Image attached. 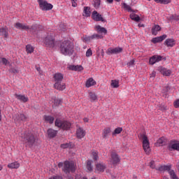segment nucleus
Listing matches in <instances>:
<instances>
[{"mask_svg": "<svg viewBox=\"0 0 179 179\" xmlns=\"http://www.w3.org/2000/svg\"><path fill=\"white\" fill-rule=\"evenodd\" d=\"M75 52L73 43L69 41H64L60 45V52L63 55H72Z\"/></svg>", "mask_w": 179, "mask_h": 179, "instance_id": "nucleus-1", "label": "nucleus"}, {"mask_svg": "<svg viewBox=\"0 0 179 179\" xmlns=\"http://www.w3.org/2000/svg\"><path fill=\"white\" fill-rule=\"evenodd\" d=\"M58 167H63V171L64 173H70V171H75L76 165L73 162H65L64 163L59 162L58 164Z\"/></svg>", "mask_w": 179, "mask_h": 179, "instance_id": "nucleus-2", "label": "nucleus"}, {"mask_svg": "<svg viewBox=\"0 0 179 179\" xmlns=\"http://www.w3.org/2000/svg\"><path fill=\"white\" fill-rule=\"evenodd\" d=\"M138 138L142 141L144 152L146 155H149L150 153V143L149 142L148 136L145 134H140Z\"/></svg>", "mask_w": 179, "mask_h": 179, "instance_id": "nucleus-3", "label": "nucleus"}, {"mask_svg": "<svg viewBox=\"0 0 179 179\" xmlns=\"http://www.w3.org/2000/svg\"><path fill=\"white\" fill-rule=\"evenodd\" d=\"M43 43L45 47L48 48H56L58 44V42L55 41L54 36L52 35H48L43 40Z\"/></svg>", "mask_w": 179, "mask_h": 179, "instance_id": "nucleus-4", "label": "nucleus"}, {"mask_svg": "<svg viewBox=\"0 0 179 179\" xmlns=\"http://www.w3.org/2000/svg\"><path fill=\"white\" fill-rule=\"evenodd\" d=\"M22 141L28 146H31L36 142V137H34V135H33V134L29 133L26 134L24 137L22 138Z\"/></svg>", "mask_w": 179, "mask_h": 179, "instance_id": "nucleus-5", "label": "nucleus"}, {"mask_svg": "<svg viewBox=\"0 0 179 179\" xmlns=\"http://www.w3.org/2000/svg\"><path fill=\"white\" fill-rule=\"evenodd\" d=\"M55 125L58 127V128H62V129H69V128H71V122L62 121L58 119L55 121Z\"/></svg>", "mask_w": 179, "mask_h": 179, "instance_id": "nucleus-6", "label": "nucleus"}, {"mask_svg": "<svg viewBox=\"0 0 179 179\" xmlns=\"http://www.w3.org/2000/svg\"><path fill=\"white\" fill-rule=\"evenodd\" d=\"M40 9L42 10H51L52 9V4L48 3L45 0H38Z\"/></svg>", "mask_w": 179, "mask_h": 179, "instance_id": "nucleus-7", "label": "nucleus"}, {"mask_svg": "<svg viewBox=\"0 0 179 179\" xmlns=\"http://www.w3.org/2000/svg\"><path fill=\"white\" fill-rule=\"evenodd\" d=\"M15 124H22V122H24V121H26V116H24V114H17L15 115L13 117Z\"/></svg>", "mask_w": 179, "mask_h": 179, "instance_id": "nucleus-8", "label": "nucleus"}, {"mask_svg": "<svg viewBox=\"0 0 179 179\" xmlns=\"http://www.w3.org/2000/svg\"><path fill=\"white\" fill-rule=\"evenodd\" d=\"M168 150L171 152H173V150L179 151V141H171L168 145Z\"/></svg>", "mask_w": 179, "mask_h": 179, "instance_id": "nucleus-9", "label": "nucleus"}, {"mask_svg": "<svg viewBox=\"0 0 179 179\" xmlns=\"http://www.w3.org/2000/svg\"><path fill=\"white\" fill-rule=\"evenodd\" d=\"M120 162V157H118V155L113 152L111 154L110 159V164H113V166H115V164H118Z\"/></svg>", "mask_w": 179, "mask_h": 179, "instance_id": "nucleus-10", "label": "nucleus"}, {"mask_svg": "<svg viewBox=\"0 0 179 179\" xmlns=\"http://www.w3.org/2000/svg\"><path fill=\"white\" fill-rule=\"evenodd\" d=\"M163 57L160 55H154L150 58L149 64L150 65H155L157 62H160Z\"/></svg>", "mask_w": 179, "mask_h": 179, "instance_id": "nucleus-11", "label": "nucleus"}, {"mask_svg": "<svg viewBox=\"0 0 179 179\" xmlns=\"http://www.w3.org/2000/svg\"><path fill=\"white\" fill-rule=\"evenodd\" d=\"M92 17L93 20H95L96 22H104V18H103V16L97 13V11L92 12Z\"/></svg>", "mask_w": 179, "mask_h": 179, "instance_id": "nucleus-12", "label": "nucleus"}, {"mask_svg": "<svg viewBox=\"0 0 179 179\" xmlns=\"http://www.w3.org/2000/svg\"><path fill=\"white\" fill-rule=\"evenodd\" d=\"M106 170V164L103 163H98L95 166V173H103Z\"/></svg>", "mask_w": 179, "mask_h": 179, "instance_id": "nucleus-13", "label": "nucleus"}, {"mask_svg": "<svg viewBox=\"0 0 179 179\" xmlns=\"http://www.w3.org/2000/svg\"><path fill=\"white\" fill-rule=\"evenodd\" d=\"M122 51V48H108L106 51V54L108 55H111V54H120Z\"/></svg>", "mask_w": 179, "mask_h": 179, "instance_id": "nucleus-14", "label": "nucleus"}, {"mask_svg": "<svg viewBox=\"0 0 179 179\" xmlns=\"http://www.w3.org/2000/svg\"><path fill=\"white\" fill-rule=\"evenodd\" d=\"M157 71L160 72L164 76H170L171 75V70H167L166 69L159 66Z\"/></svg>", "mask_w": 179, "mask_h": 179, "instance_id": "nucleus-15", "label": "nucleus"}, {"mask_svg": "<svg viewBox=\"0 0 179 179\" xmlns=\"http://www.w3.org/2000/svg\"><path fill=\"white\" fill-rule=\"evenodd\" d=\"M156 170H157L158 171H168L169 173H170V171H171V166L163 165L157 166Z\"/></svg>", "mask_w": 179, "mask_h": 179, "instance_id": "nucleus-16", "label": "nucleus"}, {"mask_svg": "<svg viewBox=\"0 0 179 179\" xmlns=\"http://www.w3.org/2000/svg\"><path fill=\"white\" fill-rule=\"evenodd\" d=\"M15 27L19 30H29L30 29V27L27 26L26 24H22L20 22L15 23Z\"/></svg>", "mask_w": 179, "mask_h": 179, "instance_id": "nucleus-17", "label": "nucleus"}, {"mask_svg": "<svg viewBox=\"0 0 179 179\" xmlns=\"http://www.w3.org/2000/svg\"><path fill=\"white\" fill-rule=\"evenodd\" d=\"M86 135V131L83 130L81 127L78 128L76 131V136L78 138V139H82L83 138H85V136Z\"/></svg>", "mask_w": 179, "mask_h": 179, "instance_id": "nucleus-18", "label": "nucleus"}, {"mask_svg": "<svg viewBox=\"0 0 179 179\" xmlns=\"http://www.w3.org/2000/svg\"><path fill=\"white\" fill-rule=\"evenodd\" d=\"M166 38H167V35L164 34L161 36H158L152 38V43H153L154 44H156L157 43H162V41H163V40H166Z\"/></svg>", "mask_w": 179, "mask_h": 179, "instance_id": "nucleus-19", "label": "nucleus"}, {"mask_svg": "<svg viewBox=\"0 0 179 179\" xmlns=\"http://www.w3.org/2000/svg\"><path fill=\"white\" fill-rule=\"evenodd\" d=\"M55 83H61L64 79V75L61 73H57L54 75Z\"/></svg>", "mask_w": 179, "mask_h": 179, "instance_id": "nucleus-20", "label": "nucleus"}, {"mask_svg": "<svg viewBox=\"0 0 179 179\" xmlns=\"http://www.w3.org/2000/svg\"><path fill=\"white\" fill-rule=\"evenodd\" d=\"M95 30L97 31V33H99V34H101V36H103V34H107V30L106 28L102 27L100 25H96Z\"/></svg>", "mask_w": 179, "mask_h": 179, "instance_id": "nucleus-21", "label": "nucleus"}, {"mask_svg": "<svg viewBox=\"0 0 179 179\" xmlns=\"http://www.w3.org/2000/svg\"><path fill=\"white\" fill-rule=\"evenodd\" d=\"M155 145L157 148H160V146H164V145H166V138H164V137L159 138L155 143Z\"/></svg>", "mask_w": 179, "mask_h": 179, "instance_id": "nucleus-22", "label": "nucleus"}, {"mask_svg": "<svg viewBox=\"0 0 179 179\" xmlns=\"http://www.w3.org/2000/svg\"><path fill=\"white\" fill-rule=\"evenodd\" d=\"M110 134H111V128L106 127L102 131V138H103V139H106L108 138V136L110 135Z\"/></svg>", "mask_w": 179, "mask_h": 179, "instance_id": "nucleus-23", "label": "nucleus"}, {"mask_svg": "<svg viewBox=\"0 0 179 179\" xmlns=\"http://www.w3.org/2000/svg\"><path fill=\"white\" fill-rule=\"evenodd\" d=\"M54 87L56 88L57 90H65L66 85L65 83H55Z\"/></svg>", "mask_w": 179, "mask_h": 179, "instance_id": "nucleus-24", "label": "nucleus"}, {"mask_svg": "<svg viewBox=\"0 0 179 179\" xmlns=\"http://www.w3.org/2000/svg\"><path fill=\"white\" fill-rule=\"evenodd\" d=\"M7 167L11 169H19V167H20V163H19L18 162H11L8 164Z\"/></svg>", "mask_w": 179, "mask_h": 179, "instance_id": "nucleus-25", "label": "nucleus"}, {"mask_svg": "<svg viewBox=\"0 0 179 179\" xmlns=\"http://www.w3.org/2000/svg\"><path fill=\"white\" fill-rule=\"evenodd\" d=\"M164 44L167 47H174L176 45V41L173 38H168L165 41Z\"/></svg>", "mask_w": 179, "mask_h": 179, "instance_id": "nucleus-26", "label": "nucleus"}, {"mask_svg": "<svg viewBox=\"0 0 179 179\" xmlns=\"http://www.w3.org/2000/svg\"><path fill=\"white\" fill-rule=\"evenodd\" d=\"M69 69L70 71H83V66H82L81 65H71L69 66Z\"/></svg>", "mask_w": 179, "mask_h": 179, "instance_id": "nucleus-27", "label": "nucleus"}, {"mask_svg": "<svg viewBox=\"0 0 179 179\" xmlns=\"http://www.w3.org/2000/svg\"><path fill=\"white\" fill-rule=\"evenodd\" d=\"M15 97L17 99V100L22 101V103H26L29 101V98L24 95L15 94Z\"/></svg>", "mask_w": 179, "mask_h": 179, "instance_id": "nucleus-28", "label": "nucleus"}, {"mask_svg": "<svg viewBox=\"0 0 179 179\" xmlns=\"http://www.w3.org/2000/svg\"><path fill=\"white\" fill-rule=\"evenodd\" d=\"M0 36H3L6 38H8V36H9L8 34V27H5L0 28Z\"/></svg>", "mask_w": 179, "mask_h": 179, "instance_id": "nucleus-29", "label": "nucleus"}, {"mask_svg": "<svg viewBox=\"0 0 179 179\" xmlns=\"http://www.w3.org/2000/svg\"><path fill=\"white\" fill-rule=\"evenodd\" d=\"M162 30V27L157 24L154 25L152 28V34L157 36V33Z\"/></svg>", "mask_w": 179, "mask_h": 179, "instance_id": "nucleus-30", "label": "nucleus"}, {"mask_svg": "<svg viewBox=\"0 0 179 179\" xmlns=\"http://www.w3.org/2000/svg\"><path fill=\"white\" fill-rule=\"evenodd\" d=\"M96 83V80L91 78L86 81L85 86L86 87H92V86H94Z\"/></svg>", "mask_w": 179, "mask_h": 179, "instance_id": "nucleus-31", "label": "nucleus"}, {"mask_svg": "<svg viewBox=\"0 0 179 179\" xmlns=\"http://www.w3.org/2000/svg\"><path fill=\"white\" fill-rule=\"evenodd\" d=\"M89 99L92 103H94V101H97V95L94 92H89Z\"/></svg>", "mask_w": 179, "mask_h": 179, "instance_id": "nucleus-32", "label": "nucleus"}, {"mask_svg": "<svg viewBox=\"0 0 179 179\" xmlns=\"http://www.w3.org/2000/svg\"><path fill=\"white\" fill-rule=\"evenodd\" d=\"M110 86L113 89H117V87H120V80H112L110 83Z\"/></svg>", "mask_w": 179, "mask_h": 179, "instance_id": "nucleus-33", "label": "nucleus"}, {"mask_svg": "<svg viewBox=\"0 0 179 179\" xmlns=\"http://www.w3.org/2000/svg\"><path fill=\"white\" fill-rule=\"evenodd\" d=\"M57 131L52 129H49L48 130V135L50 136V138H54L55 136H57Z\"/></svg>", "mask_w": 179, "mask_h": 179, "instance_id": "nucleus-34", "label": "nucleus"}, {"mask_svg": "<svg viewBox=\"0 0 179 179\" xmlns=\"http://www.w3.org/2000/svg\"><path fill=\"white\" fill-rule=\"evenodd\" d=\"M83 16H85V17H89L90 16V8L84 7Z\"/></svg>", "mask_w": 179, "mask_h": 179, "instance_id": "nucleus-35", "label": "nucleus"}, {"mask_svg": "<svg viewBox=\"0 0 179 179\" xmlns=\"http://www.w3.org/2000/svg\"><path fill=\"white\" fill-rule=\"evenodd\" d=\"M130 19H131V20H134V22H139V20H141L139 15L134 13V12L130 14Z\"/></svg>", "mask_w": 179, "mask_h": 179, "instance_id": "nucleus-36", "label": "nucleus"}, {"mask_svg": "<svg viewBox=\"0 0 179 179\" xmlns=\"http://www.w3.org/2000/svg\"><path fill=\"white\" fill-rule=\"evenodd\" d=\"M92 163H93L92 160L87 161L86 169L87 171H90V172L93 171V166H92Z\"/></svg>", "mask_w": 179, "mask_h": 179, "instance_id": "nucleus-37", "label": "nucleus"}, {"mask_svg": "<svg viewBox=\"0 0 179 179\" xmlns=\"http://www.w3.org/2000/svg\"><path fill=\"white\" fill-rule=\"evenodd\" d=\"M52 107H57L61 104V100L57 98L52 99Z\"/></svg>", "mask_w": 179, "mask_h": 179, "instance_id": "nucleus-38", "label": "nucleus"}, {"mask_svg": "<svg viewBox=\"0 0 179 179\" xmlns=\"http://www.w3.org/2000/svg\"><path fill=\"white\" fill-rule=\"evenodd\" d=\"M44 120L49 124H52L54 122V117L50 116V115H45Z\"/></svg>", "mask_w": 179, "mask_h": 179, "instance_id": "nucleus-39", "label": "nucleus"}, {"mask_svg": "<svg viewBox=\"0 0 179 179\" xmlns=\"http://www.w3.org/2000/svg\"><path fill=\"white\" fill-rule=\"evenodd\" d=\"M26 50L27 54H31V52H34V48H33V46H31V45H27L26 46Z\"/></svg>", "mask_w": 179, "mask_h": 179, "instance_id": "nucleus-40", "label": "nucleus"}, {"mask_svg": "<svg viewBox=\"0 0 179 179\" xmlns=\"http://www.w3.org/2000/svg\"><path fill=\"white\" fill-rule=\"evenodd\" d=\"M122 132V127L116 128L114 131L112 133V135H118Z\"/></svg>", "mask_w": 179, "mask_h": 179, "instance_id": "nucleus-41", "label": "nucleus"}, {"mask_svg": "<svg viewBox=\"0 0 179 179\" xmlns=\"http://www.w3.org/2000/svg\"><path fill=\"white\" fill-rule=\"evenodd\" d=\"M92 40H99V38H103V35L100 34H94L91 36Z\"/></svg>", "mask_w": 179, "mask_h": 179, "instance_id": "nucleus-42", "label": "nucleus"}, {"mask_svg": "<svg viewBox=\"0 0 179 179\" xmlns=\"http://www.w3.org/2000/svg\"><path fill=\"white\" fill-rule=\"evenodd\" d=\"M122 7L124 9H125V10H127L128 12H135L134 10H132V8H131V6L125 3H123Z\"/></svg>", "mask_w": 179, "mask_h": 179, "instance_id": "nucleus-43", "label": "nucleus"}, {"mask_svg": "<svg viewBox=\"0 0 179 179\" xmlns=\"http://www.w3.org/2000/svg\"><path fill=\"white\" fill-rule=\"evenodd\" d=\"M61 148L62 149H68V148H73V145L71 144V143H63L61 145Z\"/></svg>", "mask_w": 179, "mask_h": 179, "instance_id": "nucleus-44", "label": "nucleus"}, {"mask_svg": "<svg viewBox=\"0 0 179 179\" xmlns=\"http://www.w3.org/2000/svg\"><path fill=\"white\" fill-rule=\"evenodd\" d=\"M169 174L171 176V179H178V177H177V175H176V173L174 172V171L173 170L169 171Z\"/></svg>", "mask_w": 179, "mask_h": 179, "instance_id": "nucleus-45", "label": "nucleus"}, {"mask_svg": "<svg viewBox=\"0 0 179 179\" xmlns=\"http://www.w3.org/2000/svg\"><path fill=\"white\" fill-rule=\"evenodd\" d=\"M91 156H92V159H94V160L99 159V155L96 152H92L91 154Z\"/></svg>", "mask_w": 179, "mask_h": 179, "instance_id": "nucleus-46", "label": "nucleus"}, {"mask_svg": "<svg viewBox=\"0 0 179 179\" xmlns=\"http://www.w3.org/2000/svg\"><path fill=\"white\" fill-rule=\"evenodd\" d=\"M86 57L89 58L90 57H92L93 55V52L92 51V49H88L85 54Z\"/></svg>", "mask_w": 179, "mask_h": 179, "instance_id": "nucleus-47", "label": "nucleus"}, {"mask_svg": "<svg viewBox=\"0 0 179 179\" xmlns=\"http://www.w3.org/2000/svg\"><path fill=\"white\" fill-rule=\"evenodd\" d=\"M101 1L100 0H94V6L97 8L100 6Z\"/></svg>", "mask_w": 179, "mask_h": 179, "instance_id": "nucleus-48", "label": "nucleus"}, {"mask_svg": "<svg viewBox=\"0 0 179 179\" xmlns=\"http://www.w3.org/2000/svg\"><path fill=\"white\" fill-rule=\"evenodd\" d=\"M91 40H93L92 38V36H85L83 37V41H85V43H89V41H90Z\"/></svg>", "mask_w": 179, "mask_h": 179, "instance_id": "nucleus-49", "label": "nucleus"}, {"mask_svg": "<svg viewBox=\"0 0 179 179\" xmlns=\"http://www.w3.org/2000/svg\"><path fill=\"white\" fill-rule=\"evenodd\" d=\"M134 65H135V60L132 59L130 62H129L127 63V66H129V68H131V66H134Z\"/></svg>", "mask_w": 179, "mask_h": 179, "instance_id": "nucleus-50", "label": "nucleus"}, {"mask_svg": "<svg viewBox=\"0 0 179 179\" xmlns=\"http://www.w3.org/2000/svg\"><path fill=\"white\" fill-rule=\"evenodd\" d=\"M173 106L176 108H179V99H177L176 101H174Z\"/></svg>", "mask_w": 179, "mask_h": 179, "instance_id": "nucleus-51", "label": "nucleus"}, {"mask_svg": "<svg viewBox=\"0 0 179 179\" xmlns=\"http://www.w3.org/2000/svg\"><path fill=\"white\" fill-rule=\"evenodd\" d=\"M150 167L151 169H156V165L155 164V162L154 161H151L150 163Z\"/></svg>", "mask_w": 179, "mask_h": 179, "instance_id": "nucleus-52", "label": "nucleus"}, {"mask_svg": "<svg viewBox=\"0 0 179 179\" xmlns=\"http://www.w3.org/2000/svg\"><path fill=\"white\" fill-rule=\"evenodd\" d=\"M171 2V0H162V3L163 5H167V3H170Z\"/></svg>", "mask_w": 179, "mask_h": 179, "instance_id": "nucleus-53", "label": "nucleus"}, {"mask_svg": "<svg viewBox=\"0 0 179 179\" xmlns=\"http://www.w3.org/2000/svg\"><path fill=\"white\" fill-rule=\"evenodd\" d=\"M71 3L73 8H76L78 6V3H76V0H71Z\"/></svg>", "mask_w": 179, "mask_h": 179, "instance_id": "nucleus-54", "label": "nucleus"}, {"mask_svg": "<svg viewBox=\"0 0 179 179\" xmlns=\"http://www.w3.org/2000/svg\"><path fill=\"white\" fill-rule=\"evenodd\" d=\"M1 62H2L4 65H7V64H8V59H6V58H2V59H1Z\"/></svg>", "mask_w": 179, "mask_h": 179, "instance_id": "nucleus-55", "label": "nucleus"}, {"mask_svg": "<svg viewBox=\"0 0 179 179\" xmlns=\"http://www.w3.org/2000/svg\"><path fill=\"white\" fill-rule=\"evenodd\" d=\"M172 19H173L174 20H179V16L173 15V16H172Z\"/></svg>", "mask_w": 179, "mask_h": 179, "instance_id": "nucleus-56", "label": "nucleus"}, {"mask_svg": "<svg viewBox=\"0 0 179 179\" xmlns=\"http://www.w3.org/2000/svg\"><path fill=\"white\" fill-rule=\"evenodd\" d=\"M155 76H156V71H152L150 74V78H155Z\"/></svg>", "mask_w": 179, "mask_h": 179, "instance_id": "nucleus-57", "label": "nucleus"}, {"mask_svg": "<svg viewBox=\"0 0 179 179\" xmlns=\"http://www.w3.org/2000/svg\"><path fill=\"white\" fill-rule=\"evenodd\" d=\"M83 121H84V122H89V118L85 117V118L83 119Z\"/></svg>", "mask_w": 179, "mask_h": 179, "instance_id": "nucleus-58", "label": "nucleus"}, {"mask_svg": "<svg viewBox=\"0 0 179 179\" xmlns=\"http://www.w3.org/2000/svg\"><path fill=\"white\" fill-rule=\"evenodd\" d=\"M157 3H162V0H154Z\"/></svg>", "mask_w": 179, "mask_h": 179, "instance_id": "nucleus-59", "label": "nucleus"}, {"mask_svg": "<svg viewBox=\"0 0 179 179\" xmlns=\"http://www.w3.org/2000/svg\"><path fill=\"white\" fill-rule=\"evenodd\" d=\"M76 179H82V176H80V175H77Z\"/></svg>", "mask_w": 179, "mask_h": 179, "instance_id": "nucleus-60", "label": "nucleus"}, {"mask_svg": "<svg viewBox=\"0 0 179 179\" xmlns=\"http://www.w3.org/2000/svg\"><path fill=\"white\" fill-rule=\"evenodd\" d=\"M106 1L108 2V3H113V2H114V0H106Z\"/></svg>", "mask_w": 179, "mask_h": 179, "instance_id": "nucleus-61", "label": "nucleus"}, {"mask_svg": "<svg viewBox=\"0 0 179 179\" xmlns=\"http://www.w3.org/2000/svg\"><path fill=\"white\" fill-rule=\"evenodd\" d=\"M138 27H145V25L143 24H138Z\"/></svg>", "mask_w": 179, "mask_h": 179, "instance_id": "nucleus-62", "label": "nucleus"}, {"mask_svg": "<svg viewBox=\"0 0 179 179\" xmlns=\"http://www.w3.org/2000/svg\"><path fill=\"white\" fill-rule=\"evenodd\" d=\"M36 69L39 73H41V69L39 67L36 68Z\"/></svg>", "mask_w": 179, "mask_h": 179, "instance_id": "nucleus-63", "label": "nucleus"}, {"mask_svg": "<svg viewBox=\"0 0 179 179\" xmlns=\"http://www.w3.org/2000/svg\"><path fill=\"white\" fill-rule=\"evenodd\" d=\"M162 110H167V106H164Z\"/></svg>", "mask_w": 179, "mask_h": 179, "instance_id": "nucleus-64", "label": "nucleus"}]
</instances>
